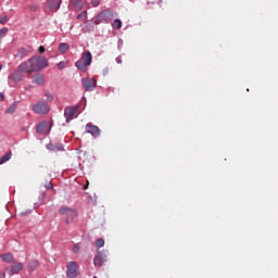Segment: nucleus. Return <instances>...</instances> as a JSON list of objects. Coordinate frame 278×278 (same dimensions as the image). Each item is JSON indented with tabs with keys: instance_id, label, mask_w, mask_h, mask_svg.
I'll return each instance as SVG.
<instances>
[{
	"instance_id": "nucleus-1",
	"label": "nucleus",
	"mask_w": 278,
	"mask_h": 278,
	"mask_svg": "<svg viewBox=\"0 0 278 278\" xmlns=\"http://www.w3.org/2000/svg\"><path fill=\"white\" fill-rule=\"evenodd\" d=\"M34 73H38L47 67H49V61L47 58L41 55H34L30 58Z\"/></svg>"
},
{
	"instance_id": "nucleus-2",
	"label": "nucleus",
	"mask_w": 278,
	"mask_h": 278,
	"mask_svg": "<svg viewBox=\"0 0 278 278\" xmlns=\"http://www.w3.org/2000/svg\"><path fill=\"white\" fill-rule=\"evenodd\" d=\"M79 106H66L64 110V116L66 119V123H70L72 119L77 118L79 115Z\"/></svg>"
},
{
	"instance_id": "nucleus-3",
	"label": "nucleus",
	"mask_w": 278,
	"mask_h": 278,
	"mask_svg": "<svg viewBox=\"0 0 278 278\" xmlns=\"http://www.w3.org/2000/svg\"><path fill=\"white\" fill-rule=\"evenodd\" d=\"M17 72L18 73H24V74H27V75H30V74L35 73L31 59L29 58L26 61L22 62L17 66Z\"/></svg>"
},
{
	"instance_id": "nucleus-4",
	"label": "nucleus",
	"mask_w": 278,
	"mask_h": 278,
	"mask_svg": "<svg viewBox=\"0 0 278 278\" xmlns=\"http://www.w3.org/2000/svg\"><path fill=\"white\" fill-rule=\"evenodd\" d=\"M62 7V0H47L45 3V12H52L55 13Z\"/></svg>"
},
{
	"instance_id": "nucleus-5",
	"label": "nucleus",
	"mask_w": 278,
	"mask_h": 278,
	"mask_svg": "<svg viewBox=\"0 0 278 278\" xmlns=\"http://www.w3.org/2000/svg\"><path fill=\"white\" fill-rule=\"evenodd\" d=\"M33 111L36 114H47L50 112V105L46 101H39L37 104L33 105Z\"/></svg>"
},
{
	"instance_id": "nucleus-6",
	"label": "nucleus",
	"mask_w": 278,
	"mask_h": 278,
	"mask_svg": "<svg viewBox=\"0 0 278 278\" xmlns=\"http://www.w3.org/2000/svg\"><path fill=\"white\" fill-rule=\"evenodd\" d=\"M79 275L78 271V264L76 262H70L67 264V277L68 278H76Z\"/></svg>"
},
{
	"instance_id": "nucleus-7",
	"label": "nucleus",
	"mask_w": 278,
	"mask_h": 278,
	"mask_svg": "<svg viewBox=\"0 0 278 278\" xmlns=\"http://www.w3.org/2000/svg\"><path fill=\"white\" fill-rule=\"evenodd\" d=\"M81 83L86 91H92L97 87L96 78H81Z\"/></svg>"
},
{
	"instance_id": "nucleus-8",
	"label": "nucleus",
	"mask_w": 278,
	"mask_h": 278,
	"mask_svg": "<svg viewBox=\"0 0 278 278\" xmlns=\"http://www.w3.org/2000/svg\"><path fill=\"white\" fill-rule=\"evenodd\" d=\"M34 49L33 47H23L21 49H18L17 53L15 54V58L20 59V60H24L27 56H29L33 53Z\"/></svg>"
},
{
	"instance_id": "nucleus-9",
	"label": "nucleus",
	"mask_w": 278,
	"mask_h": 278,
	"mask_svg": "<svg viewBox=\"0 0 278 278\" xmlns=\"http://www.w3.org/2000/svg\"><path fill=\"white\" fill-rule=\"evenodd\" d=\"M106 262V255L102 254L100 251H98L97 255L94 256L93 264L97 268H100L103 266V264Z\"/></svg>"
},
{
	"instance_id": "nucleus-10",
	"label": "nucleus",
	"mask_w": 278,
	"mask_h": 278,
	"mask_svg": "<svg viewBox=\"0 0 278 278\" xmlns=\"http://www.w3.org/2000/svg\"><path fill=\"white\" fill-rule=\"evenodd\" d=\"M86 132L92 135L94 138L100 136L101 130L98 126L92 125L91 123H88L86 125Z\"/></svg>"
},
{
	"instance_id": "nucleus-11",
	"label": "nucleus",
	"mask_w": 278,
	"mask_h": 278,
	"mask_svg": "<svg viewBox=\"0 0 278 278\" xmlns=\"http://www.w3.org/2000/svg\"><path fill=\"white\" fill-rule=\"evenodd\" d=\"M112 17H114V12L112 10H103L98 15V18L101 20L102 23H106L108 20Z\"/></svg>"
},
{
	"instance_id": "nucleus-12",
	"label": "nucleus",
	"mask_w": 278,
	"mask_h": 278,
	"mask_svg": "<svg viewBox=\"0 0 278 278\" xmlns=\"http://www.w3.org/2000/svg\"><path fill=\"white\" fill-rule=\"evenodd\" d=\"M33 84H35L37 86H45L46 78H45L43 74H35L33 76Z\"/></svg>"
},
{
	"instance_id": "nucleus-13",
	"label": "nucleus",
	"mask_w": 278,
	"mask_h": 278,
	"mask_svg": "<svg viewBox=\"0 0 278 278\" xmlns=\"http://www.w3.org/2000/svg\"><path fill=\"white\" fill-rule=\"evenodd\" d=\"M51 131V126L47 123H41L37 126V132L48 135Z\"/></svg>"
},
{
	"instance_id": "nucleus-14",
	"label": "nucleus",
	"mask_w": 278,
	"mask_h": 278,
	"mask_svg": "<svg viewBox=\"0 0 278 278\" xmlns=\"http://www.w3.org/2000/svg\"><path fill=\"white\" fill-rule=\"evenodd\" d=\"M23 268H24V265L21 262H18V263H15V264L11 265L9 267V271L12 275H17L21 270H23Z\"/></svg>"
},
{
	"instance_id": "nucleus-15",
	"label": "nucleus",
	"mask_w": 278,
	"mask_h": 278,
	"mask_svg": "<svg viewBox=\"0 0 278 278\" xmlns=\"http://www.w3.org/2000/svg\"><path fill=\"white\" fill-rule=\"evenodd\" d=\"M84 61V63L88 66L91 65V61H92V54L90 51H84L81 54V59Z\"/></svg>"
},
{
	"instance_id": "nucleus-16",
	"label": "nucleus",
	"mask_w": 278,
	"mask_h": 278,
	"mask_svg": "<svg viewBox=\"0 0 278 278\" xmlns=\"http://www.w3.org/2000/svg\"><path fill=\"white\" fill-rule=\"evenodd\" d=\"M21 73L22 72H18V71L17 72H13V74H10L9 79H11L13 81H16V83L22 81L23 76H22Z\"/></svg>"
},
{
	"instance_id": "nucleus-17",
	"label": "nucleus",
	"mask_w": 278,
	"mask_h": 278,
	"mask_svg": "<svg viewBox=\"0 0 278 278\" xmlns=\"http://www.w3.org/2000/svg\"><path fill=\"white\" fill-rule=\"evenodd\" d=\"M0 258L5 262V263H12L14 260V255L12 253H5V254H1Z\"/></svg>"
},
{
	"instance_id": "nucleus-18",
	"label": "nucleus",
	"mask_w": 278,
	"mask_h": 278,
	"mask_svg": "<svg viewBox=\"0 0 278 278\" xmlns=\"http://www.w3.org/2000/svg\"><path fill=\"white\" fill-rule=\"evenodd\" d=\"M71 5L75 9V11H80L83 9L81 0H71Z\"/></svg>"
},
{
	"instance_id": "nucleus-19",
	"label": "nucleus",
	"mask_w": 278,
	"mask_h": 278,
	"mask_svg": "<svg viewBox=\"0 0 278 278\" xmlns=\"http://www.w3.org/2000/svg\"><path fill=\"white\" fill-rule=\"evenodd\" d=\"M40 266V263L38 260H33L28 263V268L34 271V270H37Z\"/></svg>"
},
{
	"instance_id": "nucleus-20",
	"label": "nucleus",
	"mask_w": 278,
	"mask_h": 278,
	"mask_svg": "<svg viewBox=\"0 0 278 278\" xmlns=\"http://www.w3.org/2000/svg\"><path fill=\"white\" fill-rule=\"evenodd\" d=\"M75 66L78 70L85 72L87 70L88 64H86L83 60H78V61H76Z\"/></svg>"
},
{
	"instance_id": "nucleus-21",
	"label": "nucleus",
	"mask_w": 278,
	"mask_h": 278,
	"mask_svg": "<svg viewBox=\"0 0 278 278\" xmlns=\"http://www.w3.org/2000/svg\"><path fill=\"white\" fill-rule=\"evenodd\" d=\"M59 213L61 214V215H74V213H73V210L71 208V207H67V206H64V207H61L60 210H59Z\"/></svg>"
},
{
	"instance_id": "nucleus-22",
	"label": "nucleus",
	"mask_w": 278,
	"mask_h": 278,
	"mask_svg": "<svg viewBox=\"0 0 278 278\" xmlns=\"http://www.w3.org/2000/svg\"><path fill=\"white\" fill-rule=\"evenodd\" d=\"M17 109V102L12 103L7 110L5 114H13Z\"/></svg>"
},
{
	"instance_id": "nucleus-23",
	"label": "nucleus",
	"mask_w": 278,
	"mask_h": 278,
	"mask_svg": "<svg viewBox=\"0 0 278 278\" xmlns=\"http://www.w3.org/2000/svg\"><path fill=\"white\" fill-rule=\"evenodd\" d=\"M76 212L73 210V214L71 213H67L65 216H66V225H70L71 224V220H73L75 217H76Z\"/></svg>"
},
{
	"instance_id": "nucleus-24",
	"label": "nucleus",
	"mask_w": 278,
	"mask_h": 278,
	"mask_svg": "<svg viewBox=\"0 0 278 278\" xmlns=\"http://www.w3.org/2000/svg\"><path fill=\"white\" fill-rule=\"evenodd\" d=\"M48 149L51 150V151H53V152L64 151V147L61 146V144H58V146H49Z\"/></svg>"
},
{
	"instance_id": "nucleus-25",
	"label": "nucleus",
	"mask_w": 278,
	"mask_h": 278,
	"mask_svg": "<svg viewBox=\"0 0 278 278\" xmlns=\"http://www.w3.org/2000/svg\"><path fill=\"white\" fill-rule=\"evenodd\" d=\"M59 49H60V52H62V53L68 52V49H70L68 43H66V42L60 43Z\"/></svg>"
},
{
	"instance_id": "nucleus-26",
	"label": "nucleus",
	"mask_w": 278,
	"mask_h": 278,
	"mask_svg": "<svg viewBox=\"0 0 278 278\" xmlns=\"http://www.w3.org/2000/svg\"><path fill=\"white\" fill-rule=\"evenodd\" d=\"M12 157V152H8L7 154H4L1 159H0V164H3L8 161H10Z\"/></svg>"
},
{
	"instance_id": "nucleus-27",
	"label": "nucleus",
	"mask_w": 278,
	"mask_h": 278,
	"mask_svg": "<svg viewBox=\"0 0 278 278\" xmlns=\"http://www.w3.org/2000/svg\"><path fill=\"white\" fill-rule=\"evenodd\" d=\"M112 27L116 30L122 28V21L119 18L114 20Z\"/></svg>"
},
{
	"instance_id": "nucleus-28",
	"label": "nucleus",
	"mask_w": 278,
	"mask_h": 278,
	"mask_svg": "<svg viewBox=\"0 0 278 278\" xmlns=\"http://www.w3.org/2000/svg\"><path fill=\"white\" fill-rule=\"evenodd\" d=\"M96 247L99 248V249L104 247V240H103V238H99V239L97 240Z\"/></svg>"
},
{
	"instance_id": "nucleus-29",
	"label": "nucleus",
	"mask_w": 278,
	"mask_h": 278,
	"mask_svg": "<svg viewBox=\"0 0 278 278\" xmlns=\"http://www.w3.org/2000/svg\"><path fill=\"white\" fill-rule=\"evenodd\" d=\"M8 31H9L8 27L1 28V29H0V38L5 37L7 34H8Z\"/></svg>"
},
{
	"instance_id": "nucleus-30",
	"label": "nucleus",
	"mask_w": 278,
	"mask_h": 278,
	"mask_svg": "<svg viewBox=\"0 0 278 278\" xmlns=\"http://www.w3.org/2000/svg\"><path fill=\"white\" fill-rule=\"evenodd\" d=\"M87 18V11H83L77 15V20H86Z\"/></svg>"
},
{
	"instance_id": "nucleus-31",
	"label": "nucleus",
	"mask_w": 278,
	"mask_h": 278,
	"mask_svg": "<svg viewBox=\"0 0 278 278\" xmlns=\"http://www.w3.org/2000/svg\"><path fill=\"white\" fill-rule=\"evenodd\" d=\"M65 67H66V65H65L64 61H61V62L58 63V68H59V70L62 71V70H64Z\"/></svg>"
},
{
	"instance_id": "nucleus-32",
	"label": "nucleus",
	"mask_w": 278,
	"mask_h": 278,
	"mask_svg": "<svg viewBox=\"0 0 278 278\" xmlns=\"http://www.w3.org/2000/svg\"><path fill=\"white\" fill-rule=\"evenodd\" d=\"M7 22H8V17L7 16L0 17V24L1 25L7 24Z\"/></svg>"
},
{
	"instance_id": "nucleus-33",
	"label": "nucleus",
	"mask_w": 278,
	"mask_h": 278,
	"mask_svg": "<svg viewBox=\"0 0 278 278\" xmlns=\"http://www.w3.org/2000/svg\"><path fill=\"white\" fill-rule=\"evenodd\" d=\"M38 51H39L40 54H43L46 52V47L45 46H40L38 48Z\"/></svg>"
},
{
	"instance_id": "nucleus-34",
	"label": "nucleus",
	"mask_w": 278,
	"mask_h": 278,
	"mask_svg": "<svg viewBox=\"0 0 278 278\" xmlns=\"http://www.w3.org/2000/svg\"><path fill=\"white\" fill-rule=\"evenodd\" d=\"M94 25H99L101 23H103V21H101L99 17H97L94 21H93Z\"/></svg>"
},
{
	"instance_id": "nucleus-35",
	"label": "nucleus",
	"mask_w": 278,
	"mask_h": 278,
	"mask_svg": "<svg viewBox=\"0 0 278 278\" xmlns=\"http://www.w3.org/2000/svg\"><path fill=\"white\" fill-rule=\"evenodd\" d=\"M74 253H78L79 252V247L77 244L74 245L73 248Z\"/></svg>"
},
{
	"instance_id": "nucleus-36",
	"label": "nucleus",
	"mask_w": 278,
	"mask_h": 278,
	"mask_svg": "<svg viewBox=\"0 0 278 278\" xmlns=\"http://www.w3.org/2000/svg\"><path fill=\"white\" fill-rule=\"evenodd\" d=\"M46 97L49 101H53V96H50L49 93H46Z\"/></svg>"
},
{
	"instance_id": "nucleus-37",
	"label": "nucleus",
	"mask_w": 278,
	"mask_h": 278,
	"mask_svg": "<svg viewBox=\"0 0 278 278\" xmlns=\"http://www.w3.org/2000/svg\"><path fill=\"white\" fill-rule=\"evenodd\" d=\"M116 62H117V64H122V58H121V56H117V58H116Z\"/></svg>"
},
{
	"instance_id": "nucleus-38",
	"label": "nucleus",
	"mask_w": 278,
	"mask_h": 278,
	"mask_svg": "<svg viewBox=\"0 0 278 278\" xmlns=\"http://www.w3.org/2000/svg\"><path fill=\"white\" fill-rule=\"evenodd\" d=\"M4 100V96L0 92V101Z\"/></svg>"
},
{
	"instance_id": "nucleus-39",
	"label": "nucleus",
	"mask_w": 278,
	"mask_h": 278,
	"mask_svg": "<svg viewBox=\"0 0 278 278\" xmlns=\"http://www.w3.org/2000/svg\"><path fill=\"white\" fill-rule=\"evenodd\" d=\"M0 278H5V274H0Z\"/></svg>"
},
{
	"instance_id": "nucleus-40",
	"label": "nucleus",
	"mask_w": 278,
	"mask_h": 278,
	"mask_svg": "<svg viewBox=\"0 0 278 278\" xmlns=\"http://www.w3.org/2000/svg\"><path fill=\"white\" fill-rule=\"evenodd\" d=\"M87 188H88V184L86 186H84V190H87Z\"/></svg>"
},
{
	"instance_id": "nucleus-41",
	"label": "nucleus",
	"mask_w": 278,
	"mask_h": 278,
	"mask_svg": "<svg viewBox=\"0 0 278 278\" xmlns=\"http://www.w3.org/2000/svg\"><path fill=\"white\" fill-rule=\"evenodd\" d=\"M2 70V65H0V71Z\"/></svg>"
},
{
	"instance_id": "nucleus-42",
	"label": "nucleus",
	"mask_w": 278,
	"mask_h": 278,
	"mask_svg": "<svg viewBox=\"0 0 278 278\" xmlns=\"http://www.w3.org/2000/svg\"><path fill=\"white\" fill-rule=\"evenodd\" d=\"M93 278H97V276H94Z\"/></svg>"
}]
</instances>
